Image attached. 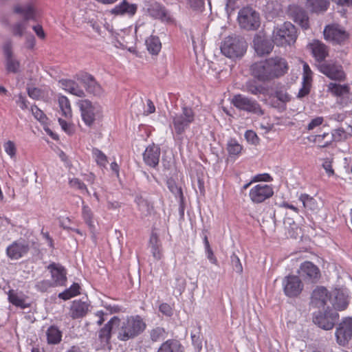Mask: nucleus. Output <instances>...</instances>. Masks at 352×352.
Masks as SVG:
<instances>
[{
    "instance_id": "1",
    "label": "nucleus",
    "mask_w": 352,
    "mask_h": 352,
    "mask_svg": "<svg viewBox=\"0 0 352 352\" xmlns=\"http://www.w3.org/2000/svg\"><path fill=\"white\" fill-rule=\"evenodd\" d=\"M118 339L127 341L142 334L146 328V324L140 315L126 316L118 324Z\"/></svg>"
},
{
    "instance_id": "2",
    "label": "nucleus",
    "mask_w": 352,
    "mask_h": 352,
    "mask_svg": "<svg viewBox=\"0 0 352 352\" xmlns=\"http://www.w3.org/2000/svg\"><path fill=\"white\" fill-rule=\"evenodd\" d=\"M248 44L241 36L231 35L226 37L220 47L221 53L232 59L241 58L246 52Z\"/></svg>"
},
{
    "instance_id": "3",
    "label": "nucleus",
    "mask_w": 352,
    "mask_h": 352,
    "mask_svg": "<svg viewBox=\"0 0 352 352\" xmlns=\"http://www.w3.org/2000/svg\"><path fill=\"white\" fill-rule=\"evenodd\" d=\"M296 38V29L290 22L284 23L273 31L272 41L278 46L285 47L293 45Z\"/></svg>"
},
{
    "instance_id": "4",
    "label": "nucleus",
    "mask_w": 352,
    "mask_h": 352,
    "mask_svg": "<svg viewBox=\"0 0 352 352\" xmlns=\"http://www.w3.org/2000/svg\"><path fill=\"white\" fill-rule=\"evenodd\" d=\"M195 120V113L191 107H183L182 112L172 116V124L177 135H183Z\"/></svg>"
},
{
    "instance_id": "5",
    "label": "nucleus",
    "mask_w": 352,
    "mask_h": 352,
    "mask_svg": "<svg viewBox=\"0 0 352 352\" xmlns=\"http://www.w3.org/2000/svg\"><path fill=\"white\" fill-rule=\"evenodd\" d=\"M78 105L82 120L88 126H92L95 120L102 115V107L98 103H93L90 100L85 99L79 100Z\"/></svg>"
},
{
    "instance_id": "6",
    "label": "nucleus",
    "mask_w": 352,
    "mask_h": 352,
    "mask_svg": "<svg viewBox=\"0 0 352 352\" xmlns=\"http://www.w3.org/2000/svg\"><path fill=\"white\" fill-rule=\"evenodd\" d=\"M231 103L239 110L257 116H263L264 114V111L256 100L244 95H234L232 98Z\"/></svg>"
},
{
    "instance_id": "7",
    "label": "nucleus",
    "mask_w": 352,
    "mask_h": 352,
    "mask_svg": "<svg viewBox=\"0 0 352 352\" xmlns=\"http://www.w3.org/2000/svg\"><path fill=\"white\" fill-rule=\"evenodd\" d=\"M237 19L240 27L247 30H254L260 26L259 14L250 7L241 9Z\"/></svg>"
},
{
    "instance_id": "8",
    "label": "nucleus",
    "mask_w": 352,
    "mask_h": 352,
    "mask_svg": "<svg viewBox=\"0 0 352 352\" xmlns=\"http://www.w3.org/2000/svg\"><path fill=\"white\" fill-rule=\"evenodd\" d=\"M327 91L337 97V103L342 107L348 106L352 101V94L349 85L330 82L327 85Z\"/></svg>"
},
{
    "instance_id": "9",
    "label": "nucleus",
    "mask_w": 352,
    "mask_h": 352,
    "mask_svg": "<svg viewBox=\"0 0 352 352\" xmlns=\"http://www.w3.org/2000/svg\"><path fill=\"white\" fill-rule=\"evenodd\" d=\"M283 292L289 298L298 297L303 290L304 285L296 275L286 276L282 281Z\"/></svg>"
},
{
    "instance_id": "10",
    "label": "nucleus",
    "mask_w": 352,
    "mask_h": 352,
    "mask_svg": "<svg viewBox=\"0 0 352 352\" xmlns=\"http://www.w3.org/2000/svg\"><path fill=\"white\" fill-rule=\"evenodd\" d=\"M339 317L338 314L333 309H327L324 312L318 311L314 314L313 321L321 329L330 330L333 329Z\"/></svg>"
},
{
    "instance_id": "11",
    "label": "nucleus",
    "mask_w": 352,
    "mask_h": 352,
    "mask_svg": "<svg viewBox=\"0 0 352 352\" xmlns=\"http://www.w3.org/2000/svg\"><path fill=\"white\" fill-rule=\"evenodd\" d=\"M274 195L272 186L264 184H256L249 192V197L254 204H261Z\"/></svg>"
},
{
    "instance_id": "12",
    "label": "nucleus",
    "mask_w": 352,
    "mask_h": 352,
    "mask_svg": "<svg viewBox=\"0 0 352 352\" xmlns=\"http://www.w3.org/2000/svg\"><path fill=\"white\" fill-rule=\"evenodd\" d=\"M298 273L299 277H301L305 282L310 283H317L321 276L318 267L311 261H305L301 263Z\"/></svg>"
},
{
    "instance_id": "13",
    "label": "nucleus",
    "mask_w": 352,
    "mask_h": 352,
    "mask_svg": "<svg viewBox=\"0 0 352 352\" xmlns=\"http://www.w3.org/2000/svg\"><path fill=\"white\" fill-rule=\"evenodd\" d=\"M30 249L29 243L25 239H19L6 248V255L11 260H18L27 255Z\"/></svg>"
},
{
    "instance_id": "14",
    "label": "nucleus",
    "mask_w": 352,
    "mask_h": 352,
    "mask_svg": "<svg viewBox=\"0 0 352 352\" xmlns=\"http://www.w3.org/2000/svg\"><path fill=\"white\" fill-rule=\"evenodd\" d=\"M337 342L345 346L352 338V318H344L338 324L336 331Z\"/></svg>"
},
{
    "instance_id": "15",
    "label": "nucleus",
    "mask_w": 352,
    "mask_h": 352,
    "mask_svg": "<svg viewBox=\"0 0 352 352\" xmlns=\"http://www.w3.org/2000/svg\"><path fill=\"white\" fill-rule=\"evenodd\" d=\"M324 36L327 41L341 44L349 38V34L338 25H327L324 29Z\"/></svg>"
},
{
    "instance_id": "16",
    "label": "nucleus",
    "mask_w": 352,
    "mask_h": 352,
    "mask_svg": "<svg viewBox=\"0 0 352 352\" xmlns=\"http://www.w3.org/2000/svg\"><path fill=\"white\" fill-rule=\"evenodd\" d=\"M2 49L5 56V66L8 72L14 74L19 72L21 64L13 54L11 41L5 42Z\"/></svg>"
},
{
    "instance_id": "17",
    "label": "nucleus",
    "mask_w": 352,
    "mask_h": 352,
    "mask_svg": "<svg viewBox=\"0 0 352 352\" xmlns=\"http://www.w3.org/2000/svg\"><path fill=\"white\" fill-rule=\"evenodd\" d=\"M76 79L84 85L88 93L96 96H101L103 94V89L91 74L87 72L80 73L76 76Z\"/></svg>"
},
{
    "instance_id": "18",
    "label": "nucleus",
    "mask_w": 352,
    "mask_h": 352,
    "mask_svg": "<svg viewBox=\"0 0 352 352\" xmlns=\"http://www.w3.org/2000/svg\"><path fill=\"white\" fill-rule=\"evenodd\" d=\"M250 72L252 76L261 82H265L272 80L267 59L253 63L250 66Z\"/></svg>"
},
{
    "instance_id": "19",
    "label": "nucleus",
    "mask_w": 352,
    "mask_h": 352,
    "mask_svg": "<svg viewBox=\"0 0 352 352\" xmlns=\"http://www.w3.org/2000/svg\"><path fill=\"white\" fill-rule=\"evenodd\" d=\"M267 59L272 80L283 76L287 72L289 67L285 58L275 56Z\"/></svg>"
},
{
    "instance_id": "20",
    "label": "nucleus",
    "mask_w": 352,
    "mask_h": 352,
    "mask_svg": "<svg viewBox=\"0 0 352 352\" xmlns=\"http://www.w3.org/2000/svg\"><path fill=\"white\" fill-rule=\"evenodd\" d=\"M319 71L328 78L335 80L345 79V74L340 65L329 63H322L318 65Z\"/></svg>"
},
{
    "instance_id": "21",
    "label": "nucleus",
    "mask_w": 352,
    "mask_h": 352,
    "mask_svg": "<svg viewBox=\"0 0 352 352\" xmlns=\"http://www.w3.org/2000/svg\"><path fill=\"white\" fill-rule=\"evenodd\" d=\"M331 300L328 290L322 286H318L315 288L311 295V305L317 308L324 307L328 301Z\"/></svg>"
},
{
    "instance_id": "22",
    "label": "nucleus",
    "mask_w": 352,
    "mask_h": 352,
    "mask_svg": "<svg viewBox=\"0 0 352 352\" xmlns=\"http://www.w3.org/2000/svg\"><path fill=\"white\" fill-rule=\"evenodd\" d=\"M161 154L160 147L154 143L149 144L143 153L144 162L151 168L158 166Z\"/></svg>"
},
{
    "instance_id": "23",
    "label": "nucleus",
    "mask_w": 352,
    "mask_h": 352,
    "mask_svg": "<svg viewBox=\"0 0 352 352\" xmlns=\"http://www.w3.org/2000/svg\"><path fill=\"white\" fill-rule=\"evenodd\" d=\"M90 304L87 301L74 300L69 307V315L75 320L84 318L89 311Z\"/></svg>"
},
{
    "instance_id": "24",
    "label": "nucleus",
    "mask_w": 352,
    "mask_h": 352,
    "mask_svg": "<svg viewBox=\"0 0 352 352\" xmlns=\"http://www.w3.org/2000/svg\"><path fill=\"white\" fill-rule=\"evenodd\" d=\"M147 10L148 14L154 19H160L162 21H171V16L169 12L163 5L157 2H154L150 4Z\"/></svg>"
},
{
    "instance_id": "25",
    "label": "nucleus",
    "mask_w": 352,
    "mask_h": 352,
    "mask_svg": "<svg viewBox=\"0 0 352 352\" xmlns=\"http://www.w3.org/2000/svg\"><path fill=\"white\" fill-rule=\"evenodd\" d=\"M50 270L52 278L53 280V286H62L66 282V270L59 264L51 263L47 267Z\"/></svg>"
},
{
    "instance_id": "26",
    "label": "nucleus",
    "mask_w": 352,
    "mask_h": 352,
    "mask_svg": "<svg viewBox=\"0 0 352 352\" xmlns=\"http://www.w3.org/2000/svg\"><path fill=\"white\" fill-rule=\"evenodd\" d=\"M309 46L313 56L319 63L322 62L329 55L328 47L318 40L313 41Z\"/></svg>"
},
{
    "instance_id": "27",
    "label": "nucleus",
    "mask_w": 352,
    "mask_h": 352,
    "mask_svg": "<svg viewBox=\"0 0 352 352\" xmlns=\"http://www.w3.org/2000/svg\"><path fill=\"white\" fill-rule=\"evenodd\" d=\"M62 89L80 98L85 96L84 91L80 88L76 82L69 79H62L59 80Z\"/></svg>"
},
{
    "instance_id": "28",
    "label": "nucleus",
    "mask_w": 352,
    "mask_h": 352,
    "mask_svg": "<svg viewBox=\"0 0 352 352\" xmlns=\"http://www.w3.org/2000/svg\"><path fill=\"white\" fill-rule=\"evenodd\" d=\"M120 318L118 316H113L99 331V338L102 342L108 343L111 337V331L113 325H118Z\"/></svg>"
},
{
    "instance_id": "29",
    "label": "nucleus",
    "mask_w": 352,
    "mask_h": 352,
    "mask_svg": "<svg viewBox=\"0 0 352 352\" xmlns=\"http://www.w3.org/2000/svg\"><path fill=\"white\" fill-rule=\"evenodd\" d=\"M333 296L330 302L334 309L342 311L347 307L349 304L348 296L342 292L336 290L333 292Z\"/></svg>"
},
{
    "instance_id": "30",
    "label": "nucleus",
    "mask_w": 352,
    "mask_h": 352,
    "mask_svg": "<svg viewBox=\"0 0 352 352\" xmlns=\"http://www.w3.org/2000/svg\"><path fill=\"white\" fill-rule=\"evenodd\" d=\"M291 14L294 21L302 28L304 30L309 28V17L303 9L299 7H294L293 9H291Z\"/></svg>"
},
{
    "instance_id": "31",
    "label": "nucleus",
    "mask_w": 352,
    "mask_h": 352,
    "mask_svg": "<svg viewBox=\"0 0 352 352\" xmlns=\"http://www.w3.org/2000/svg\"><path fill=\"white\" fill-rule=\"evenodd\" d=\"M137 9L138 6L136 4H130L126 0H123L120 3L112 9L111 12L117 15L127 14L130 16H133L135 14Z\"/></svg>"
},
{
    "instance_id": "32",
    "label": "nucleus",
    "mask_w": 352,
    "mask_h": 352,
    "mask_svg": "<svg viewBox=\"0 0 352 352\" xmlns=\"http://www.w3.org/2000/svg\"><path fill=\"white\" fill-rule=\"evenodd\" d=\"M14 10V12L21 14L25 21L36 20L37 18V11L32 3H28L24 7L16 6Z\"/></svg>"
},
{
    "instance_id": "33",
    "label": "nucleus",
    "mask_w": 352,
    "mask_h": 352,
    "mask_svg": "<svg viewBox=\"0 0 352 352\" xmlns=\"http://www.w3.org/2000/svg\"><path fill=\"white\" fill-rule=\"evenodd\" d=\"M8 296L9 302L15 307L21 309H25L29 307V304L25 302L24 294L21 292L10 289L8 293Z\"/></svg>"
},
{
    "instance_id": "34",
    "label": "nucleus",
    "mask_w": 352,
    "mask_h": 352,
    "mask_svg": "<svg viewBox=\"0 0 352 352\" xmlns=\"http://www.w3.org/2000/svg\"><path fill=\"white\" fill-rule=\"evenodd\" d=\"M149 245L153 258L156 260H160L163 256L162 248L157 233L152 232L149 240Z\"/></svg>"
},
{
    "instance_id": "35",
    "label": "nucleus",
    "mask_w": 352,
    "mask_h": 352,
    "mask_svg": "<svg viewBox=\"0 0 352 352\" xmlns=\"http://www.w3.org/2000/svg\"><path fill=\"white\" fill-rule=\"evenodd\" d=\"M157 352H184V347L175 339H169L163 342Z\"/></svg>"
},
{
    "instance_id": "36",
    "label": "nucleus",
    "mask_w": 352,
    "mask_h": 352,
    "mask_svg": "<svg viewBox=\"0 0 352 352\" xmlns=\"http://www.w3.org/2000/svg\"><path fill=\"white\" fill-rule=\"evenodd\" d=\"M47 343L50 344H57L60 342L62 340V332L60 329L54 325L50 326L47 331Z\"/></svg>"
},
{
    "instance_id": "37",
    "label": "nucleus",
    "mask_w": 352,
    "mask_h": 352,
    "mask_svg": "<svg viewBox=\"0 0 352 352\" xmlns=\"http://www.w3.org/2000/svg\"><path fill=\"white\" fill-rule=\"evenodd\" d=\"M243 146L236 139L230 138L227 143V151L229 157L235 160L241 153Z\"/></svg>"
},
{
    "instance_id": "38",
    "label": "nucleus",
    "mask_w": 352,
    "mask_h": 352,
    "mask_svg": "<svg viewBox=\"0 0 352 352\" xmlns=\"http://www.w3.org/2000/svg\"><path fill=\"white\" fill-rule=\"evenodd\" d=\"M254 44L256 53L261 56L270 54L274 47L272 43L267 40L254 41Z\"/></svg>"
},
{
    "instance_id": "39",
    "label": "nucleus",
    "mask_w": 352,
    "mask_h": 352,
    "mask_svg": "<svg viewBox=\"0 0 352 352\" xmlns=\"http://www.w3.org/2000/svg\"><path fill=\"white\" fill-rule=\"evenodd\" d=\"M58 105L63 116L70 118L72 116V107L69 99L65 96H58Z\"/></svg>"
},
{
    "instance_id": "40",
    "label": "nucleus",
    "mask_w": 352,
    "mask_h": 352,
    "mask_svg": "<svg viewBox=\"0 0 352 352\" xmlns=\"http://www.w3.org/2000/svg\"><path fill=\"white\" fill-rule=\"evenodd\" d=\"M146 45L149 53L157 55L161 50L162 44L160 38L156 36H151L146 40Z\"/></svg>"
},
{
    "instance_id": "41",
    "label": "nucleus",
    "mask_w": 352,
    "mask_h": 352,
    "mask_svg": "<svg viewBox=\"0 0 352 352\" xmlns=\"http://www.w3.org/2000/svg\"><path fill=\"white\" fill-rule=\"evenodd\" d=\"M94 217V215L91 208L83 204L82 206V218L91 231L95 230Z\"/></svg>"
},
{
    "instance_id": "42",
    "label": "nucleus",
    "mask_w": 352,
    "mask_h": 352,
    "mask_svg": "<svg viewBox=\"0 0 352 352\" xmlns=\"http://www.w3.org/2000/svg\"><path fill=\"white\" fill-rule=\"evenodd\" d=\"M307 7L312 12H320L327 10L329 6L328 0H307Z\"/></svg>"
},
{
    "instance_id": "43",
    "label": "nucleus",
    "mask_w": 352,
    "mask_h": 352,
    "mask_svg": "<svg viewBox=\"0 0 352 352\" xmlns=\"http://www.w3.org/2000/svg\"><path fill=\"white\" fill-rule=\"evenodd\" d=\"M243 91L254 96L265 94L266 92V89L263 86L257 85L253 80H249L245 82Z\"/></svg>"
},
{
    "instance_id": "44",
    "label": "nucleus",
    "mask_w": 352,
    "mask_h": 352,
    "mask_svg": "<svg viewBox=\"0 0 352 352\" xmlns=\"http://www.w3.org/2000/svg\"><path fill=\"white\" fill-rule=\"evenodd\" d=\"M80 287L78 283H73L68 289L58 294V297L64 300H69L80 294Z\"/></svg>"
},
{
    "instance_id": "45",
    "label": "nucleus",
    "mask_w": 352,
    "mask_h": 352,
    "mask_svg": "<svg viewBox=\"0 0 352 352\" xmlns=\"http://www.w3.org/2000/svg\"><path fill=\"white\" fill-rule=\"evenodd\" d=\"M299 200L302 203L305 208L312 211L318 209V204L316 200L307 194H301Z\"/></svg>"
},
{
    "instance_id": "46",
    "label": "nucleus",
    "mask_w": 352,
    "mask_h": 352,
    "mask_svg": "<svg viewBox=\"0 0 352 352\" xmlns=\"http://www.w3.org/2000/svg\"><path fill=\"white\" fill-rule=\"evenodd\" d=\"M149 334L151 340L155 342L164 339L166 337L167 333L164 328L156 327L150 331Z\"/></svg>"
},
{
    "instance_id": "47",
    "label": "nucleus",
    "mask_w": 352,
    "mask_h": 352,
    "mask_svg": "<svg viewBox=\"0 0 352 352\" xmlns=\"http://www.w3.org/2000/svg\"><path fill=\"white\" fill-rule=\"evenodd\" d=\"M92 154L97 164L102 168H105L108 162L106 155L96 148L92 149Z\"/></svg>"
},
{
    "instance_id": "48",
    "label": "nucleus",
    "mask_w": 352,
    "mask_h": 352,
    "mask_svg": "<svg viewBox=\"0 0 352 352\" xmlns=\"http://www.w3.org/2000/svg\"><path fill=\"white\" fill-rule=\"evenodd\" d=\"M331 136L329 133H324L322 135H316L313 136L312 142L317 144L320 148L329 146L332 142H329V138Z\"/></svg>"
},
{
    "instance_id": "49",
    "label": "nucleus",
    "mask_w": 352,
    "mask_h": 352,
    "mask_svg": "<svg viewBox=\"0 0 352 352\" xmlns=\"http://www.w3.org/2000/svg\"><path fill=\"white\" fill-rule=\"evenodd\" d=\"M330 135L331 136H329V142H333V141H342L347 139L349 136L348 133H346L342 128L333 130Z\"/></svg>"
},
{
    "instance_id": "50",
    "label": "nucleus",
    "mask_w": 352,
    "mask_h": 352,
    "mask_svg": "<svg viewBox=\"0 0 352 352\" xmlns=\"http://www.w3.org/2000/svg\"><path fill=\"white\" fill-rule=\"evenodd\" d=\"M69 184L72 188L80 190L82 192H85L87 194H89V192L86 185L78 178L71 179L69 181Z\"/></svg>"
},
{
    "instance_id": "51",
    "label": "nucleus",
    "mask_w": 352,
    "mask_h": 352,
    "mask_svg": "<svg viewBox=\"0 0 352 352\" xmlns=\"http://www.w3.org/2000/svg\"><path fill=\"white\" fill-rule=\"evenodd\" d=\"M61 129L69 135H72L75 133V126L73 124L64 120L62 118L58 120Z\"/></svg>"
},
{
    "instance_id": "52",
    "label": "nucleus",
    "mask_w": 352,
    "mask_h": 352,
    "mask_svg": "<svg viewBox=\"0 0 352 352\" xmlns=\"http://www.w3.org/2000/svg\"><path fill=\"white\" fill-rule=\"evenodd\" d=\"M3 148L5 152L10 157V158L13 159L16 157V147L14 142L11 140L6 142L3 144Z\"/></svg>"
},
{
    "instance_id": "53",
    "label": "nucleus",
    "mask_w": 352,
    "mask_h": 352,
    "mask_svg": "<svg viewBox=\"0 0 352 352\" xmlns=\"http://www.w3.org/2000/svg\"><path fill=\"white\" fill-rule=\"evenodd\" d=\"M31 111L34 118L41 123H45L47 118L45 114L36 106H32Z\"/></svg>"
},
{
    "instance_id": "54",
    "label": "nucleus",
    "mask_w": 352,
    "mask_h": 352,
    "mask_svg": "<svg viewBox=\"0 0 352 352\" xmlns=\"http://www.w3.org/2000/svg\"><path fill=\"white\" fill-rule=\"evenodd\" d=\"M26 28L25 22H19L12 26V34L14 36L21 37Z\"/></svg>"
},
{
    "instance_id": "55",
    "label": "nucleus",
    "mask_w": 352,
    "mask_h": 352,
    "mask_svg": "<svg viewBox=\"0 0 352 352\" xmlns=\"http://www.w3.org/2000/svg\"><path fill=\"white\" fill-rule=\"evenodd\" d=\"M231 263L234 270L239 274L243 272V266L237 255L233 254L231 256Z\"/></svg>"
},
{
    "instance_id": "56",
    "label": "nucleus",
    "mask_w": 352,
    "mask_h": 352,
    "mask_svg": "<svg viewBox=\"0 0 352 352\" xmlns=\"http://www.w3.org/2000/svg\"><path fill=\"white\" fill-rule=\"evenodd\" d=\"M311 82L303 81L302 82V87L300 89L298 93V98H302L307 95H308L310 92L311 88Z\"/></svg>"
},
{
    "instance_id": "57",
    "label": "nucleus",
    "mask_w": 352,
    "mask_h": 352,
    "mask_svg": "<svg viewBox=\"0 0 352 352\" xmlns=\"http://www.w3.org/2000/svg\"><path fill=\"white\" fill-rule=\"evenodd\" d=\"M322 161V166L325 170L327 174L329 176L333 175L334 170L332 168V159L327 157L323 159Z\"/></svg>"
},
{
    "instance_id": "58",
    "label": "nucleus",
    "mask_w": 352,
    "mask_h": 352,
    "mask_svg": "<svg viewBox=\"0 0 352 352\" xmlns=\"http://www.w3.org/2000/svg\"><path fill=\"white\" fill-rule=\"evenodd\" d=\"M245 138L248 142L252 144H257L258 143L259 138L252 130H248L245 133Z\"/></svg>"
},
{
    "instance_id": "59",
    "label": "nucleus",
    "mask_w": 352,
    "mask_h": 352,
    "mask_svg": "<svg viewBox=\"0 0 352 352\" xmlns=\"http://www.w3.org/2000/svg\"><path fill=\"white\" fill-rule=\"evenodd\" d=\"M302 80L311 82L312 80V72L307 63L303 64Z\"/></svg>"
},
{
    "instance_id": "60",
    "label": "nucleus",
    "mask_w": 352,
    "mask_h": 352,
    "mask_svg": "<svg viewBox=\"0 0 352 352\" xmlns=\"http://www.w3.org/2000/svg\"><path fill=\"white\" fill-rule=\"evenodd\" d=\"M160 311L166 316H172L173 310L172 307L168 303H162L159 307Z\"/></svg>"
},
{
    "instance_id": "61",
    "label": "nucleus",
    "mask_w": 352,
    "mask_h": 352,
    "mask_svg": "<svg viewBox=\"0 0 352 352\" xmlns=\"http://www.w3.org/2000/svg\"><path fill=\"white\" fill-rule=\"evenodd\" d=\"M324 121L323 117L318 116L312 119L307 126L308 131H311L317 126H319L322 124Z\"/></svg>"
},
{
    "instance_id": "62",
    "label": "nucleus",
    "mask_w": 352,
    "mask_h": 352,
    "mask_svg": "<svg viewBox=\"0 0 352 352\" xmlns=\"http://www.w3.org/2000/svg\"><path fill=\"white\" fill-rule=\"evenodd\" d=\"M273 179L272 176L268 173L257 174L254 176L252 182H271Z\"/></svg>"
},
{
    "instance_id": "63",
    "label": "nucleus",
    "mask_w": 352,
    "mask_h": 352,
    "mask_svg": "<svg viewBox=\"0 0 352 352\" xmlns=\"http://www.w3.org/2000/svg\"><path fill=\"white\" fill-rule=\"evenodd\" d=\"M192 344L197 352H200L202 349V342L199 336L195 334L191 335Z\"/></svg>"
},
{
    "instance_id": "64",
    "label": "nucleus",
    "mask_w": 352,
    "mask_h": 352,
    "mask_svg": "<svg viewBox=\"0 0 352 352\" xmlns=\"http://www.w3.org/2000/svg\"><path fill=\"white\" fill-rule=\"evenodd\" d=\"M275 96L277 98V99L284 103H286L289 102L291 99V97L289 95L283 91H277L275 93Z\"/></svg>"
}]
</instances>
